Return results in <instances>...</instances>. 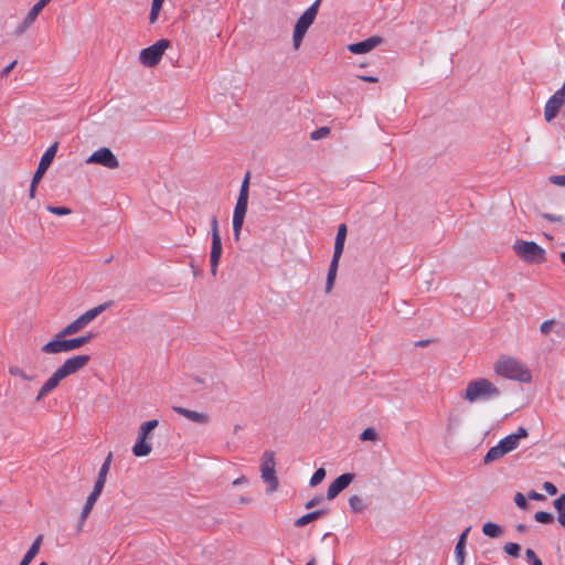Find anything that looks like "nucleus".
Returning a JSON list of instances; mask_svg holds the SVG:
<instances>
[{
    "instance_id": "nucleus-1",
    "label": "nucleus",
    "mask_w": 565,
    "mask_h": 565,
    "mask_svg": "<svg viewBox=\"0 0 565 565\" xmlns=\"http://www.w3.org/2000/svg\"><path fill=\"white\" fill-rule=\"evenodd\" d=\"M493 371L501 377L520 383H530L532 381V374L529 367L511 355L499 356L493 364Z\"/></svg>"
},
{
    "instance_id": "nucleus-2",
    "label": "nucleus",
    "mask_w": 565,
    "mask_h": 565,
    "mask_svg": "<svg viewBox=\"0 0 565 565\" xmlns=\"http://www.w3.org/2000/svg\"><path fill=\"white\" fill-rule=\"evenodd\" d=\"M67 337L55 333L49 342L41 347V352L50 355L72 352L89 343L94 338L92 333L72 339H67Z\"/></svg>"
},
{
    "instance_id": "nucleus-3",
    "label": "nucleus",
    "mask_w": 565,
    "mask_h": 565,
    "mask_svg": "<svg viewBox=\"0 0 565 565\" xmlns=\"http://www.w3.org/2000/svg\"><path fill=\"white\" fill-rule=\"evenodd\" d=\"M501 395L499 387H497L491 381L484 377H479L470 381L461 395L463 399L469 403H476L479 401H490L498 398Z\"/></svg>"
},
{
    "instance_id": "nucleus-4",
    "label": "nucleus",
    "mask_w": 565,
    "mask_h": 565,
    "mask_svg": "<svg viewBox=\"0 0 565 565\" xmlns=\"http://www.w3.org/2000/svg\"><path fill=\"white\" fill-rule=\"evenodd\" d=\"M320 3L321 0H316L297 20L292 34V44L296 50L300 46L308 29L313 23L318 14Z\"/></svg>"
},
{
    "instance_id": "nucleus-5",
    "label": "nucleus",
    "mask_w": 565,
    "mask_h": 565,
    "mask_svg": "<svg viewBox=\"0 0 565 565\" xmlns=\"http://www.w3.org/2000/svg\"><path fill=\"white\" fill-rule=\"evenodd\" d=\"M158 425L159 422L157 419L147 420L140 425L137 441L132 447V454L136 457H146L151 452L152 447L149 440L152 437L153 429H156Z\"/></svg>"
},
{
    "instance_id": "nucleus-6",
    "label": "nucleus",
    "mask_w": 565,
    "mask_h": 565,
    "mask_svg": "<svg viewBox=\"0 0 565 565\" xmlns=\"http://www.w3.org/2000/svg\"><path fill=\"white\" fill-rule=\"evenodd\" d=\"M111 302H104L93 309L87 310L74 321L65 326L57 333L61 335H73L82 331L89 322H92L96 317H98L102 312H104L107 308H109Z\"/></svg>"
},
{
    "instance_id": "nucleus-7",
    "label": "nucleus",
    "mask_w": 565,
    "mask_h": 565,
    "mask_svg": "<svg viewBox=\"0 0 565 565\" xmlns=\"http://www.w3.org/2000/svg\"><path fill=\"white\" fill-rule=\"evenodd\" d=\"M513 250L520 258L531 264H542L546 260L545 249L535 242L516 241Z\"/></svg>"
},
{
    "instance_id": "nucleus-8",
    "label": "nucleus",
    "mask_w": 565,
    "mask_h": 565,
    "mask_svg": "<svg viewBox=\"0 0 565 565\" xmlns=\"http://www.w3.org/2000/svg\"><path fill=\"white\" fill-rule=\"evenodd\" d=\"M275 452L266 450L263 454L260 462V472L263 481L268 486L267 492L271 493L278 489V478L276 477Z\"/></svg>"
},
{
    "instance_id": "nucleus-9",
    "label": "nucleus",
    "mask_w": 565,
    "mask_h": 565,
    "mask_svg": "<svg viewBox=\"0 0 565 565\" xmlns=\"http://www.w3.org/2000/svg\"><path fill=\"white\" fill-rule=\"evenodd\" d=\"M170 46V41L162 39L143 49L139 53V61L147 67H153L161 61L164 51Z\"/></svg>"
},
{
    "instance_id": "nucleus-10",
    "label": "nucleus",
    "mask_w": 565,
    "mask_h": 565,
    "mask_svg": "<svg viewBox=\"0 0 565 565\" xmlns=\"http://www.w3.org/2000/svg\"><path fill=\"white\" fill-rule=\"evenodd\" d=\"M85 162L87 164H99L108 169H117L119 167L117 157L107 147H103L94 151Z\"/></svg>"
},
{
    "instance_id": "nucleus-11",
    "label": "nucleus",
    "mask_w": 565,
    "mask_h": 565,
    "mask_svg": "<svg viewBox=\"0 0 565 565\" xmlns=\"http://www.w3.org/2000/svg\"><path fill=\"white\" fill-rule=\"evenodd\" d=\"M565 104V81L563 86L552 95L544 107V118L546 121H552L559 113Z\"/></svg>"
},
{
    "instance_id": "nucleus-12",
    "label": "nucleus",
    "mask_w": 565,
    "mask_h": 565,
    "mask_svg": "<svg viewBox=\"0 0 565 565\" xmlns=\"http://www.w3.org/2000/svg\"><path fill=\"white\" fill-rule=\"evenodd\" d=\"M89 361L90 356L88 354L74 355L66 359L63 364L57 367V370L66 379L67 376L73 375L84 369Z\"/></svg>"
},
{
    "instance_id": "nucleus-13",
    "label": "nucleus",
    "mask_w": 565,
    "mask_h": 565,
    "mask_svg": "<svg viewBox=\"0 0 565 565\" xmlns=\"http://www.w3.org/2000/svg\"><path fill=\"white\" fill-rule=\"evenodd\" d=\"M247 203H248V198L238 195L237 202H236V205L234 209V214H233V234H234L235 241L239 239L241 231H242V227L244 224L245 214L247 211Z\"/></svg>"
},
{
    "instance_id": "nucleus-14",
    "label": "nucleus",
    "mask_w": 565,
    "mask_h": 565,
    "mask_svg": "<svg viewBox=\"0 0 565 565\" xmlns=\"http://www.w3.org/2000/svg\"><path fill=\"white\" fill-rule=\"evenodd\" d=\"M51 0H39L32 9L29 11L26 17L23 19V21L17 26L14 34L20 36L26 32V30L33 24L38 15L41 13L43 8L50 2Z\"/></svg>"
},
{
    "instance_id": "nucleus-15",
    "label": "nucleus",
    "mask_w": 565,
    "mask_h": 565,
    "mask_svg": "<svg viewBox=\"0 0 565 565\" xmlns=\"http://www.w3.org/2000/svg\"><path fill=\"white\" fill-rule=\"evenodd\" d=\"M57 148H58V142H54L43 153V156L39 162L38 169H36L35 173L33 174V178L35 180H41L43 178L44 173L47 171V169L50 168V166L52 164V162L56 156Z\"/></svg>"
},
{
    "instance_id": "nucleus-16",
    "label": "nucleus",
    "mask_w": 565,
    "mask_h": 565,
    "mask_svg": "<svg viewBox=\"0 0 565 565\" xmlns=\"http://www.w3.org/2000/svg\"><path fill=\"white\" fill-rule=\"evenodd\" d=\"M353 473H343L339 476L335 480L331 482L327 490V499L333 500L342 490L348 488L350 483L354 480Z\"/></svg>"
},
{
    "instance_id": "nucleus-17",
    "label": "nucleus",
    "mask_w": 565,
    "mask_h": 565,
    "mask_svg": "<svg viewBox=\"0 0 565 565\" xmlns=\"http://www.w3.org/2000/svg\"><path fill=\"white\" fill-rule=\"evenodd\" d=\"M381 36H371L364 41L348 45L349 52L353 54H365L383 43Z\"/></svg>"
},
{
    "instance_id": "nucleus-18",
    "label": "nucleus",
    "mask_w": 565,
    "mask_h": 565,
    "mask_svg": "<svg viewBox=\"0 0 565 565\" xmlns=\"http://www.w3.org/2000/svg\"><path fill=\"white\" fill-rule=\"evenodd\" d=\"M64 379L63 374L56 369L39 390L35 401L40 402L45 395L54 391Z\"/></svg>"
},
{
    "instance_id": "nucleus-19",
    "label": "nucleus",
    "mask_w": 565,
    "mask_h": 565,
    "mask_svg": "<svg viewBox=\"0 0 565 565\" xmlns=\"http://www.w3.org/2000/svg\"><path fill=\"white\" fill-rule=\"evenodd\" d=\"M172 409L188 418L189 420L193 422V423H196V424H207L210 423V416L205 413H200V412H195V411H191V409H188V408H184V407H181V406H173Z\"/></svg>"
},
{
    "instance_id": "nucleus-20",
    "label": "nucleus",
    "mask_w": 565,
    "mask_h": 565,
    "mask_svg": "<svg viewBox=\"0 0 565 565\" xmlns=\"http://www.w3.org/2000/svg\"><path fill=\"white\" fill-rule=\"evenodd\" d=\"M222 256V241L221 237L212 238L211 254H210V264H211V274L216 276L217 267L220 263V258Z\"/></svg>"
},
{
    "instance_id": "nucleus-21",
    "label": "nucleus",
    "mask_w": 565,
    "mask_h": 565,
    "mask_svg": "<svg viewBox=\"0 0 565 565\" xmlns=\"http://www.w3.org/2000/svg\"><path fill=\"white\" fill-rule=\"evenodd\" d=\"M328 513V510H324V509H320V510H316V511H312L310 513H307L300 518H298L296 521H295V526L296 527H302L316 520H318L319 518L326 515Z\"/></svg>"
},
{
    "instance_id": "nucleus-22",
    "label": "nucleus",
    "mask_w": 565,
    "mask_h": 565,
    "mask_svg": "<svg viewBox=\"0 0 565 565\" xmlns=\"http://www.w3.org/2000/svg\"><path fill=\"white\" fill-rule=\"evenodd\" d=\"M98 499L93 497V495H88L83 509H82V512H81V515H79V520H78V525H77V530L78 531H82L88 515L90 514L93 508H94V504L96 503Z\"/></svg>"
},
{
    "instance_id": "nucleus-23",
    "label": "nucleus",
    "mask_w": 565,
    "mask_h": 565,
    "mask_svg": "<svg viewBox=\"0 0 565 565\" xmlns=\"http://www.w3.org/2000/svg\"><path fill=\"white\" fill-rule=\"evenodd\" d=\"M41 541H42V536L40 535L32 543L31 547L24 554V556L21 559L19 565H29L32 562V559L38 555V553L40 551Z\"/></svg>"
},
{
    "instance_id": "nucleus-24",
    "label": "nucleus",
    "mask_w": 565,
    "mask_h": 565,
    "mask_svg": "<svg viewBox=\"0 0 565 565\" xmlns=\"http://www.w3.org/2000/svg\"><path fill=\"white\" fill-rule=\"evenodd\" d=\"M339 263L335 259H332L329 266L328 275H327V281H326V292L329 294L334 285V280L337 277Z\"/></svg>"
},
{
    "instance_id": "nucleus-25",
    "label": "nucleus",
    "mask_w": 565,
    "mask_h": 565,
    "mask_svg": "<svg viewBox=\"0 0 565 565\" xmlns=\"http://www.w3.org/2000/svg\"><path fill=\"white\" fill-rule=\"evenodd\" d=\"M504 455H507V452L503 450V448L497 444L495 446L491 447L487 455L484 456V459H483V462L484 463H490L492 461H495L500 458H502Z\"/></svg>"
},
{
    "instance_id": "nucleus-26",
    "label": "nucleus",
    "mask_w": 565,
    "mask_h": 565,
    "mask_svg": "<svg viewBox=\"0 0 565 565\" xmlns=\"http://www.w3.org/2000/svg\"><path fill=\"white\" fill-rule=\"evenodd\" d=\"M482 533L486 536H489V537H492V539H497V537L501 536L502 527L499 524H497V523L487 522L482 526Z\"/></svg>"
},
{
    "instance_id": "nucleus-27",
    "label": "nucleus",
    "mask_w": 565,
    "mask_h": 565,
    "mask_svg": "<svg viewBox=\"0 0 565 565\" xmlns=\"http://www.w3.org/2000/svg\"><path fill=\"white\" fill-rule=\"evenodd\" d=\"M498 444L503 448V450L507 454L516 449V447L519 446V443L516 441V437H514V435H509L504 437Z\"/></svg>"
},
{
    "instance_id": "nucleus-28",
    "label": "nucleus",
    "mask_w": 565,
    "mask_h": 565,
    "mask_svg": "<svg viewBox=\"0 0 565 565\" xmlns=\"http://www.w3.org/2000/svg\"><path fill=\"white\" fill-rule=\"evenodd\" d=\"M349 505L352 512H362L366 508L363 498H361L360 495L350 497Z\"/></svg>"
},
{
    "instance_id": "nucleus-29",
    "label": "nucleus",
    "mask_w": 565,
    "mask_h": 565,
    "mask_svg": "<svg viewBox=\"0 0 565 565\" xmlns=\"http://www.w3.org/2000/svg\"><path fill=\"white\" fill-rule=\"evenodd\" d=\"M9 373L12 375V376H18L20 377L21 380L23 381H33L35 379L34 375H30L28 374L24 370H22L20 366L18 365H11L9 366Z\"/></svg>"
},
{
    "instance_id": "nucleus-30",
    "label": "nucleus",
    "mask_w": 565,
    "mask_h": 565,
    "mask_svg": "<svg viewBox=\"0 0 565 565\" xmlns=\"http://www.w3.org/2000/svg\"><path fill=\"white\" fill-rule=\"evenodd\" d=\"M164 0H152L151 10L149 14V22L153 24L159 17Z\"/></svg>"
},
{
    "instance_id": "nucleus-31",
    "label": "nucleus",
    "mask_w": 565,
    "mask_h": 565,
    "mask_svg": "<svg viewBox=\"0 0 565 565\" xmlns=\"http://www.w3.org/2000/svg\"><path fill=\"white\" fill-rule=\"evenodd\" d=\"M360 439L362 441H377L379 440V434L376 433V430L374 428L367 427L360 435Z\"/></svg>"
},
{
    "instance_id": "nucleus-32",
    "label": "nucleus",
    "mask_w": 565,
    "mask_h": 565,
    "mask_svg": "<svg viewBox=\"0 0 565 565\" xmlns=\"http://www.w3.org/2000/svg\"><path fill=\"white\" fill-rule=\"evenodd\" d=\"M465 548H466L465 543L457 542L456 547H455V557H456V562L458 565H465V556H466Z\"/></svg>"
},
{
    "instance_id": "nucleus-33",
    "label": "nucleus",
    "mask_w": 565,
    "mask_h": 565,
    "mask_svg": "<svg viewBox=\"0 0 565 565\" xmlns=\"http://www.w3.org/2000/svg\"><path fill=\"white\" fill-rule=\"evenodd\" d=\"M324 478H326V470L323 468H319L312 475L309 483L311 487H316L319 483H321Z\"/></svg>"
},
{
    "instance_id": "nucleus-34",
    "label": "nucleus",
    "mask_w": 565,
    "mask_h": 565,
    "mask_svg": "<svg viewBox=\"0 0 565 565\" xmlns=\"http://www.w3.org/2000/svg\"><path fill=\"white\" fill-rule=\"evenodd\" d=\"M503 550L508 555L512 557H518L520 555L521 547L518 543H507L503 546Z\"/></svg>"
},
{
    "instance_id": "nucleus-35",
    "label": "nucleus",
    "mask_w": 565,
    "mask_h": 565,
    "mask_svg": "<svg viewBox=\"0 0 565 565\" xmlns=\"http://www.w3.org/2000/svg\"><path fill=\"white\" fill-rule=\"evenodd\" d=\"M534 519L539 523L548 524L553 521V515L545 511H539L534 514Z\"/></svg>"
},
{
    "instance_id": "nucleus-36",
    "label": "nucleus",
    "mask_w": 565,
    "mask_h": 565,
    "mask_svg": "<svg viewBox=\"0 0 565 565\" xmlns=\"http://www.w3.org/2000/svg\"><path fill=\"white\" fill-rule=\"evenodd\" d=\"M46 210L52 213V214H55V215H70L72 213L71 209L66 207V206H53V205H49L46 207Z\"/></svg>"
},
{
    "instance_id": "nucleus-37",
    "label": "nucleus",
    "mask_w": 565,
    "mask_h": 565,
    "mask_svg": "<svg viewBox=\"0 0 565 565\" xmlns=\"http://www.w3.org/2000/svg\"><path fill=\"white\" fill-rule=\"evenodd\" d=\"M344 243H345V241H341V239L340 241L335 239V242H334V252H333L332 259H335L338 263L340 262L341 255L343 253Z\"/></svg>"
},
{
    "instance_id": "nucleus-38",
    "label": "nucleus",
    "mask_w": 565,
    "mask_h": 565,
    "mask_svg": "<svg viewBox=\"0 0 565 565\" xmlns=\"http://www.w3.org/2000/svg\"><path fill=\"white\" fill-rule=\"evenodd\" d=\"M111 460H113V452H109L99 469V472H98L99 476L105 477V478L107 477V473L109 472Z\"/></svg>"
},
{
    "instance_id": "nucleus-39",
    "label": "nucleus",
    "mask_w": 565,
    "mask_h": 565,
    "mask_svg": "<svg viewBox=\"0 0 565 565\" xmlns=\"http://www.w3.org/2000/svg\"><path fill=\"white\" fill-rule=\"evenodd\" d=\"M330 132V128L328 127H321L317 130H315L312 134H311V139L312 140H319V139H322L324 137H327Z\"/></svg>"
},
{
    "instance_id": "nucleus-40",
    "label": "nucleus",
    "mask_w": 565,
    "mask_h": 565,
    "mask_svg": "<svg viewBox=\"0 0 565 565\" xmlns=\"http://www.w3.org/2000/svg\"><path fill=\"white\" fill-rule=\"evenodd\" d=\"M514 502L515 504L520 508V509H523L525 510L527 508V501L525 499V497L521 493V492H518L514 497Z\"/></svg>"
},
{
    "instance_id": "nucleus-41",
    "label": "nucleus",
    "mask_w": 565,
    "mask_h": 565,
    "mask_svg": "<svg viewBox=\"0 0 565 565\" xmlns=\"http://www.w3.org/2000/svg\"><path fill=\"white\" fill-rule=\"evenodd\" d=\"M554 508L557 512H564L565 511V493H563L562 495H559L555 501H554Z\"/></svg>"
},
{
    "instance_id": "nucleus-42",
    "label": "nucleus",
    "mask_w": 565,
    "mask_h": 565,
    "mask_svg": "<svg viewBox=\"0 0 565 565\" xmlns=\"http://www.w3.org/2000/svg\"><path fill=\"white\" fill-rule=\"evenodd\" d=\"M211 233H212V238L221 237L220 231H218V223H217V218L215 215H213L211 218Z\"/></svg>"
},
{
    "instance_id": "nucleus-43",
    "label": "nucleus",
    "mask_w": 565,
    "mask_h": 565,
    "mask_svg": "<svg viewBox=\"0 0 565 565\" xmlns=\"http://www.w3.org/2000/svg\"><path fill=\"white\" fill-rule=\"evenodd\" d=\"M248 183H249V173H247L245 175V179L241 185V190H239V194L238 195H243L244 198H248Z\"/></svg>"
},
{
    "instance_id": "nucleus-44",
    "label": "nucleus",
    "mask_w": 565,
    "mask_h": 565,
    "mask_svg": "<svg viewBox=\"0 0 565 565\" xmlns=\"http://www.w3.org/2000/svg\"><path fill=\"white\" fill-rule=\"evenodd\" d=\"M543 489L550 494V495H555L557 493V488L554 483L550 482V481H545L543 483Z\"/></svg>"
},
{
    "instance_id": "nucleus-45",
    "label": "nucleus",
    "mask_w": 565,
    "mask_h": 565,
    "mask_svg": "<svg viewBox=\"0 0 565 565\" xmlns=\"http://www.w3.org/2000/svg\"><path fill=\"white\" fill-rule=\"evenodd\" d=\"M347 238V225L345 224H340L339 227H338V232H337V236H335V239L338 241H345Z\"/></svg>"
},
{
    "instance_id": "nucleus-46",
    "label": "nucleus",
    "mask_w": 565,
    "mask_h": 565,
    "mask_svg": "<svg viewBox=\"0 0 565 565\" xmlns=\"http://www.w3.org/2000/svg\"><path fill=\"white\" fill-rule=\"evenodd\" d=\"M555 321L554 320H546L544 321L541 327H540V330L543 334H547L552 327L554 326Z\"/></svg>"
},
{
    "instance_id": "nucleus-47",
    "label": "nucleus",
    "mask_w": 565,
    "mask_h": 565,
    "mask_svg": "<svg viewBox=\"0 0 565 565\" xmlns=\"http://www.w3.org/2000/svg\"><path fill=\"white\" fill-rule=\"evenodd\" d=\"M550 181L558 186H565V175H552Z\"/></svg>"
},
{
    "instance_id": "nucleus-48",
    "label": "nucleus",
    "mask_w": 565,
    "mask_h": 565,
    "mask_svg": "<svg viewBox=\"0 0 565 565\" xmlns=\"http://www.w3.org/2000/svg\"><path fill=\"white\" fill-rule=\"evenodd\" d=\"M41 180H35L34 178H32V181H31V185H30V190H29V196L31 199H34L35 198V193H36V186L39 184Z\"/></svg>"
},
{
    "instance_id": "nucleus-49",
    "label": "nucleus",
    "mask_w": 565,
    "mask_h": 565,
    "mask_svg": "<svg viewBox=\"0 0 565 565\" xmlns=\"http://www.w3.org/2000/svg\"><path fill=\"white\" fill-rule=\"evenodd\" d=\"M321 501H322V497H321V495H319V497H315V498H312L311 500H309V501L305 504V508H306V509H312L313 507L318 505Z\"/></svg>"
},
{
    "instance_id": "nucleus-50",
    "label": "nucleus",
    "mask_w": 565,
    "mask_h": 565,
    "mask_svg": "<svg viewBox=\"0 0 565 565\" xmlns=\"http://www.w3.org/2000/svg\"><path fill=\"white\" fill-rule=\"evenodd\" d=\"M541 216L551 222H561L562 221V216L555 215V214L542 213Z\"/></svg>"
},
{
    "instance_id": "nucleus-51",
    "label": "nucleus",
    "mask_w": 565,
    "mask_h": 565,
    "mask_svg": "<svg viewBox=\"0 0 565 565\" xmlns=\"http://www.w3.org/2000/svg\"><path fill=\"white\" fill-rule=\"evenodd\" d=\"M17 65V61H13L12 63H10L8 66H6L2 71H1V74L0 76L1 77H7L10 72Z\"/></svg>"
},
{
    "instance_id": "nucleus-52",
    "label": "nucleus",
    "mask_w": 565,
    "mask_h": 565,
    "mask_svg": "<svg viewBox=\"0 0 565 565\" xmlns=\"http://www.w3.org/2000/svg\"><path fill=\"white\" fill-rule=\"evenodd\" d=\"M103 489H104V486H102V484H99V483L95 482V484H94V489H93V491L90 492V495H93V497H95V498H97V499H98V498H99V495H100V493H102V491H103Z\"/></svg>"
},
{
    "instance_id": "nucleus-53",
    "label": "nucleus",
    "mask_w": 565,
    "mask_h": 565,
    "mask_svg": "<svg viewBox=\"0 0 565 565\" xmlns=\"http://www.w3.org/2000/svg\"><path fill=\"white\" fill-rule=\"evenodd\" d=\"M513 435L516 437V441L519 443L521 438L527 437V430L523 427H519L518 431Z\"/></svg>"
},
{
    "instance_id": "nucleus-54",
    "label": "nucleus",
    "mask_w": 565,
    "mask_h": 565,
    "mask_svg": "<svg viewBox=\"0 0 565 565\" xmlns=\"http://www.w3.org/2000/svg\"><path fill=\"white\" fill-rule=\"evenodd\" d=\"M471 530V526H468L463 530V532L459 535L458 542L467 544V537Z\"/></svg>"
},
{
    "instance_id": "nucleus-55",
    "label": "nucleus",
    "mask_w": 565,
    "mask_h": 565,
    "mask_svg": "<svg viewBox=\"0 0 565 565\" xmlns=\"http://www.w3.org/2000/svg\"><path fill=\"white\" fill-rule=\"evenodd\" d=\"M525 556L527 558L529 562L531 563H534V559H539V557L536 556L535 552L531 548H527L525 551Z\"/></svg>"
},
{
    "instance_id": "nucleus-56",
    "label": "nucleus",
    "mask_w": 565,
    "mask_h": 565,
    "mask_svg": "<svg viewBox=\"0 0 565 565\" xmlns=\"http://www.w3.org/2000/svg\"><path fill=\"white\" fill-rule=\"evenodd\" d=\"M358 78L367 83H377L379 78L375 76L358 75Z\"/></svg>"
},
{
    "instance_id": "nucleus-57",
    "label": "nucleus",
    "mask_w": 565,
    "mask_h": 565,
    "mask_svg": "<svg viewBox=\"0 0 565 565\" xmlns=\"http://www.w3.org/2000/svg\"><path fill=\"white\" fill-rule=\"evenodd\" d=\"M529 499H531V500H542V499H544V495L539 493V492H536V491H531L529 493Z\"/></svg>"
},
{
    "instance_id": "nucleus-58",
    "label": "nucleus",
    "mask_w": 565,
    "mask_h": 565,
    "mask_svg": "<svg viewBox=\"0 0 565 565\" xmlns=\"http://www.w3.org/2000/svg\"><path fill=\"white\" fill-rule=\"evenodd\" d=\"M247 482V479L246 477L242 476L239 478H236L234 481H233V486H241L243 483H246Z\"/></svg>"
},
{
    "instance_id": "nucleus-59",
    "label": "nucleus",
    "mask_w": 565,
    "mask_h": 565,
    "mask_svg": "<svg viewBox=\"0 0 565 565\" xmlns=\"http://www.w3.org/2000/svg\"><path fill=\"white\" fill-rule=\"evenodd\" d=\"M558 522L562 526L565 527V511L564 512H558Z\"/></svg>"
},
{
    "instance_id": "nucleus-60",
    "label": "nucleus",
    "mask_w": 565,
    "mask_h": 565,
    "mask_svg": "<svg viewBox=\"0 0 565 565\" xmlns=\"http://www.w3.org/2000/svg\"><path fill=\"white\" fill-rule=\"evenodd\" d=\"M515 529H516V531H518V532H520V533H524V532H526V530H527V527H526V525H525V524H518V525L515 526Z\"/></svg>"
},
{
    "instance_id": "nucleus-61",
    "label": "nucleus",
    "mask_w": 565,
    "mask_h": 565,
    "mask_svg": "<svg viewBox=\"0 0 565 565\" xmlns=\"http://www.w3.org/2000/svg\"><path fill=\"white\" fill-rule=\"evenodd\" d=\"M95 482L105 486L106 478L98 475L97 480Z\"/></svg>"
},
{
    "instance_id": "nucleus-62",
    "label": "nucleus",
    "mask_w": 565,
    "mask_h": 565,
    "mask_svg": "<svg viewBox=\"0 0 565 565\" xmlns=\"http://www.w3.org/2000/svg\"><path fill=\"white\" fill-rule=\"evenodd\" d=\"M238 501H239V503L247 504V503H250L252 500L246 497H241Z\"/></svg>"
},
{
    "instance_id": "nucleus-63",
    "label": "nucleus",
    "mask_w": 565,
    "mask_h": 565,
    "mask_svg": "<svg viewBox=\"0 0 565 565\" xmlns=\"http://www.w3.org/2000/svg\"><path fill=\"white\" fill-rule=\"evenodd\" d=\"M559 258H561L562 263L565 265V252H562L559 254Z\"/></svg>"
},
{
    "instance_id": "nucleus-64",
    "label": "nucleus",
    "mask_w": 565,
    "mask_h": 565,
    "mask_svg": "<svg viewBox=\"0 0 565 565\" xmlns=\"http://www.w3.org/2000/svg\"><path fill=\"white\" fill-rule=\"evenodd\" d=\"M532 565H543V563L539 558V559H534V563H532Z\"/></svg>"
}]
</instances>
